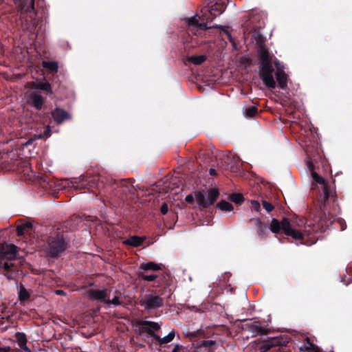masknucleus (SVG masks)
<instances>
[{"mask_svg":"<svg viewBox=\"0 0 352 352\" xmlns=\"http://www.w3.org/2000/svg\"><path fill=\"white\" fill-rule=\"evenodd\" d=\"M270 229L273 233L278 234L281 232L285 235L292 237L295 240H302L301 243L306 245H311L317 241V237L311 235V226L309 223L305 226L304 230L296 229L287 218H283L282 221L273 219Z\"/></svg>","mask_w":352,"mask_h":352,"instance_id":"f257e3e1","label":"nucleus"},{"mask_svg":"<svg viewBox=\"0 0 352 352\" xmlns=\"http://www.w3.org/2000/svg\"><path fill=\"white\" fill-rule=\"evenodd\" d=\"M333 223L338 224L342 231L344 230L346 228V224L344 219L341 218L336 219L333 215L326 211L325 208H323L322 206H319V210L316 212L313 220L309 221L311 232V236L317 237L318 240L319 236H317V234L324 232Z\"/></svg>","mask_w":352,"mask_h":352,"instance_id":"f03ea898","label":"nucleus"},{"mask_svg":"<svg viewBox=\"0 0 352 352\" xmlns=\"http://www.w3.org/2000/svg\"><path fill=\"white\" fill-rule=\"evenodd\" d=\"M69 243L65 232L58 229L47 237L43 250L47 257L57 258L67 250Z\"/></svg>","mask_w":352,"mask_h":352,"instance_id":"7ed1b4c3","label":"nucleus"},{"mask_svg":"<svg viewBox=\"0 0 352 352\" xmlns=\"http://www.w3.org/2000/svg\"><path fill=\"white\" fill-rule=\"evenodd\" d=\"M257 56L260 61L258 74L264 85L270 89L276 87V82L273 77L274 71L272 65V56L270 54L266 46H262L257 50Z\"/></svg>","mask_w":352,"mask_h":352,"instance_id":"20e7f679","label":"nucleus"},{"mask_svg":"<svg viewBox=\"0 0 352 352\" xmlns=\"http://www.w3.org/2000/svg\"><path fill=\"white\" fill-rule=\"evenodd\" d=\"M307 154L308 160L307 165L309 170L311 172L313 180L316 184H321L323 188V194L321 195L320 206H322L323 208H326V205L329 201V199L333 195V192L328 182L324 179L319 175L315 170L314 163L317 162L319 159L321 158L320 153L317 151V153H311L309 148L306 151Z\"/></svg>","mask_w":352,"mask_h":352,"instance_id":"39448f33","label":"nucleus"},{"mask_svg":"<svg viewBox=\"0 0 352 352\" xmlns=\"http://www.w3.org/2000/svg\"><path fill=\"white\" fill-rule=\"evenodd\" d=\"M76 189H87L89 192L96 195H101L102 190L106 188L104 178L94 176L85 177L82 176L74 184Z\"/></svg>","mask_w":352,"mask_h":352,"instance_id":"423d86ee","label":"nucleus"},{"mask_svg":"<svg viewBox=\"0 0 352 352\" xmlns=\"http://www.w3.org/2000/svg\"><path fill=\"white\" fill-rule=\"evenodd\" d=\"M116 186L109 197L110 201L115 207L120 206L127 199L129 194L133 193L130 186V180H121L118 183L115 182Z\"/></svg>","mask_w":352,"mask_h":352,"instance_id":"0eeeda50","label":"nucleus"},{"mask_svg":"<svg viewBox=\"0 0 352 352\" xmlns=\"http://www.w3.org/2000/svg\"><path fill=\"white\" fill-rule=\"evenodd\" d=\"M199 19L197 16H192L188 20V31H190L191 28H199L201 30H207L214 26H208V23L212 21L215 16L210 14L208 7H205L201 10V15H199Z\"/></svg>","mask_w":352,"mask_h":352,"instance_id":"6e6552de","label":"nucleus"},{"mask_svg":"<svg viewBox=\"0 0 352 352\" xmlns=\"http://www.w3.org/2000/svg\"><path fill=\"white\" fill-rule=\"evenodd\" d=\"M207 192V198L204 191H198L195 193L197 204L202 208H207L214 204L219 196V192L216 188H211Z\"/></svg>","mask_w":352,"mask_h":352,"instance_id":"1a4fd4ad","label":"nucleus"},{"mask_svg":"<svg viewBox=\"0 0 352 352\" xmlns=\"http://www.w3.org/2000/svg\"><path fill=\"white\" fill-rule=\"evenodd\" d=\"M256 343V350L259 352H267L274 346H284L286 344V340L281 336L270 337L266 340H258Z\"/></svg>","mask_w":352,"mask_h":352,"instance_id":"9d476101","label":"nucleus"},{"mask_svg":"<svg viewBox=\"0 0 352 352\" xmlns=\"http://www.w3.org/2000/svg\"><path fill=\"white\" fill-rule=\"evenodd\" d=\"M140 305L145 310H153L163 307L164 300L158 295L146 294L140 300Z\"/></svg>","mask_w":352,"mask_h":352,"instance_id":"9b49d317","label":"nucleus"},{"mask_svg":"<svg viewBox=\"0 0 352 352\" xmlns=\"http://www.w3.org/2000/svg\"><path fill=\"white\" fill-rule=\"evenodd\" d=\"M160 325L153 321L142 320L140 322V333H147L146 337L151 338V343L154 341L155 335H157L155 331L160 329Z\"/></svg>","mask_w":352,"mask_h":352,"instance_id":"f8f14e48","label":"nucleus"},{"mask_svg":"<svg viewBox=\"0 0 352 352\" xmlns=\"http://www.w3.org/2000/svg\"><path fill=\"white\" fill-rule=\"evenodd\" d=\"M35 0H16V3L17 4L18 10L21 12L25 14H30L33 12L34 16H31V22L33 28H35L37 25L36 20V16L37 14L34 8Z\"/></svg>","mask_w":352,"mask_h":352,"instance_id":"ddd939ff","label":"nucleus"},{"mask_svg":"<svg viewBox=\"0 0 352 352\" xmlns=\"http://www.w3.org/2000/svg\"><path fill=\"white\" fill-rule=\"evenodd\" d=\"M274 64L276 67V72L275 73L276 80L278 83V86L280 89H285L287 87V78L288 76L284 72V67L280 63L276 60L274 61Z\"/></svg>","mask_w":352,"mask_h":352,"instance_id":"4468645a","label":"nucleus"},{"mask_svg":"<svg viewBox=\"0 0 352 352\" xmlns=\"http://www.w3.org/2000/svg\"><path fill=\"white\" fill-rule=\"evenodd\" d=\"M107 289L104 288L103 289H91L87 292L88 298L90 300H97L100 302L106 304V301L108 298Z\"/></svg>","mask_w":352,"mask_h":352,"instance_id":"2eb2a0df","label":"nucleus"},{"mask_svg":"<svg viewBox=\"0 0 352 352\" xmlns=\"http://www.w3.org/2000/svg\"><path fill=\"white\" fill-rule=\"evenodd\" d=\"M176 333L175 330H172L167 336L162 338L159 335H155L154 341L152 344L162 349L166 348L168 344L174 340Z\"/></svg>","mask_w":352,"mask_h":352,"instance_id":"dca6fc26","label":"nucleus"},{"mask_svg":"<svg viewBox=\"0 0 352 352\" xmlns=\"http://www.w3.org/2000/svg\"><path fill=\"white\" fill-rule=\"evenodd\" d=\"M17 252V247L15 245H3L0 249V257L1 260L12 261L15 258Z\"/></svg>","mask_w":352,"mask_h":352,"instance_id":"f3484780","label":"nucleus"},{"mask_svg":"<svg viewBox=\"0 0 352 352\" xmlns=\"http://www.w3.org/2000/svg\"><path fill=\"white\" fill-rule=\"evenodd\" d=\"M52 117L58 124H60L65 120H68L72 118L71 115L67 111L60 107H56L52 111Z\"/></svg>","mask_w":352,"mask_h":352,"instance_id":"a211bd4d","label":"nucleus"},{"mask_svg":"<svg viewBox=\"0 0 352 352\" xmlns=\"http://www.w3.org/2000/svg\"><path fill=\"white\" fill-rule=\"evenodd\" d=\"M28 103L36 110H41L45 103L44 98L38 92H32L30 94Z\"/></svg>","mask_w":352,"mask_h":352,"instance_id":"6ab92c4d","label":"nucleus"},{"mask_svg":"<svg viewBox=\"0 0 352 352\" xmlns=\"http://www.w3.org/2000/svg\"><path fill=\"white\" fill-rule=\"evenodd\" d=\"M250 332L253 333V336L267 335L270 330L262 327L259 321H255L248 327Z\"/></svg>","mask_w":352,"mask_h":352,"instance_id":"aec40b11","label":"nucleus"},{"mask_svg":"<svg viewBox=\"0 0 352 352\" xmlns=\"http://www.w3.org/2000/svg\"><path fill=\"white\" fill-rule=\"evenodd\" d=\"M16 342L19 346L25 352H31L30 348L27 346V337L26 335L23 332H16L14 334Z\"/></svg>","mask_w":352,"mask_h":352,"instance_id":"412c9836","label":"nucleus"},{"mask_svg":"<svg viewBox=\"0 0 352 352\" xmlns=\"http://www.w3.org/2000/svg\"><path fill=\"white\" fill-rule=\"evenodd\" d=\"M32 88L34 89L42 90L46 92L48 95L53 94L52 89L50 82L45 81H36L33 82L32 84Z\"/></svg>","mask_w":352,"mask_h":352,"instance_id":"4be33fe9","label":"nucleus"},{"mask_svg":"<svg viewBox=\"0 0 352 352\" xmlns=\"http://www.w3.org/2000/svg\"><path fill=\"white\" fill-rule=\"evenodd\" d=\"M145 240V237H141L139 236H132L129 239L124 241L123 243L126 245L132 247H139L142 245Z\"/></svg>","mask_w":352,"mask_h":352,"instance_id":"5701e85b","label":"nucleus"},{"mask_svg":"<svg viewBox=\"0 0 352 352\" xmlns=\"http://www.w3.org/2000/svg\"><path fill=\"white\" fill-rule=\"evenodd\" d=\"M201 349H204L206 352H214L217 348V343L214 340H201L199 344Z\"/></svg>","mask_w":352,"mask_h":352,"instance_id":"b1692460","label":"nucleus"},{"mask_svg":"<svg viewBox=\"0 0 352 352\" xmlns=\"http://www.w3.org/2000/svg\"><path fill=\"white\" fill-rule=\"evenodd\" d=\"M169 276L168 274L165 275L163 274H158V278L156 279V282L153 285V287H161L164 286L165 288L169 286Z\"/></svg>","mask_w":352,"mask_h":352,"instance_id":"393cba45","label":"nucleus"},{"mask_svg":"<svg viewBox=\"0 0 352 352\" xmlns=\"http://www.w3.org/2000/svg\"><path fill=\"white\" fill-rule=\"evenodd\" d=\"M139 268L144 271L151 270L154 272L161 270V267L159 264L152 261L140 264Z\"/></svg>","mask_w":352,"mask_h":352,"instance_id":"a878e982","label":"nucleus"},{"mask_svg":"<svg viewBox=\"0 0 352 352\" xmlns=\"http://www.w3.org/2000/svg\"><path fill=\"white\" fill-rule=\"evenodd\" d=\"M206 59L207 57L206 55H193L188 56V60L195 65H201L206 60Z\"/></svg>","mask_w":352,"mask_h":352,"instance_id":"bb28decb","label":"nucleus"},{"mask_svg":"<svg viewBox=\"0 0 352 352\" xmlns=\"http://www.w3.org/2000/svg\"><path fill=\"white\" fill-rule=\"evenodd\" d=\"M255 221V224L258 227V234H266L269 230V226L263 223L260 219L257 218L255 219H253Z\"/></svg>","mask_w":352,"mask_h":352,"instance_id":"cd10ccee","label":"nucleus"},{"mask_svg":"<svg viewBox=\"0 0 352 352\" xmlns=\"http://www.w3.org/2000/svg\"><path fill=\"white\" fill-rule=\"evenodd\" d=\"M30 298V294L23 284L19 285V299L21 302H25Z\"/></svg>","mask_w":352,"mask_h":352,"instance_id":"c85d7f7f","label":"nucleus"},{"mask_svg":"<svg viewBox=\"0 0 352 352\" xmlns=\"http://www.w3.org/2000/svg\"><path fill=\"white\" fill-rule=\"evenodd\" d=\"M116 294H118V295L117 296H115L113 299L110 300L107 298V300L106 301V304L107 305H113L115 306H120V305H123V302L122 301H120L119 300L120 298V296H121L122 295V294L121 292H119L118 291H116Z\"/></svg>","mask_w":352,"mask_h":352,"instance_id":"c756f323","label":"nucleus"},{"mask_svg":"<svg viewBox=\"0 0 352 352\" xmlns=\"http://www.w3.org/2000/svg\"><path fill=\"white\" fill-rule=\"evenodd\" d=\"M217 206L218 208L223 211L229 212L233 210L232 205L226 200H221L219 201Z\"/></svg>","mask_w":352,"mask_h":352,"instance_id":"7c9ffc66","label":"nucleus"},{"mask_svg":"<svg viewBox=\"0 0 352 352\" xmlns=\"http://www.w3.org/2000/svg\"><path fill=\"white\" fill-rule=\"evenodd\" d=\"M138 278L148 282L151 281H155L156 279L158 278V274H151V275H146L144 272H139L138 274Z\"/></svg>","mask_w":352,"mask_h":352,"instance_id":"2f4dec72","label":"nucleus"},{"mask_svg":"<svg viewBox=\"0 0 352 352\" xmlns=\"http://www.w3.org/2000/svg\"><path fill=\"white\" fill-rule=\"evenodd\" d=\"M43 67L51 72H57L58 65L56 62L54 61H44L43 63Z\"/></svg>","mask_w":352,"mask_h":352,"instance_id":"473e14b6","label":"nucleus"},{"mask_svg":"<svg viewBox=\"0 0 352 352\" xmlns=\"http://www.w3.org/2000/svg\"><path fill=\"white\" fill-rule=\"evenodd\" d=\"M208 8L210 14L215 16V18L223 12L221 7L217 4L212 5Z\"/></svg>","mask_w":352,"mask_h":352,"instance_id":"72a5a7b5","label":"nucleus"},{"mask_svg":"<svg viewBox=\"0 0 352 352\" xmlns=\"http://www.w3.org/2000/svg\"><path fill=\"white\" fill-rule=\"evenodd\" d=\"M214 27L215 28H219L220 29L222 32H223L226 36H227V38L229 40V41L233 45V47L234 49H236V43H235V41H234V39L232 38L231 34L230 33L229 31H228L224 27L221 26V25H214Z\"/></svg>","mask_w":352,"mask_h":352,"instance_id":"f704fd0d","label":"nucleus"},{"mask_svg":"<svg viewBox=\"0 0 352 352\" xmlns=\"http://www.w3.org/2000/svg\"><path fill=\"white\" fill-rule=\"evenodd\" d=\"M245 114L247 117L252 118L258 114V109L255 106H250L245 109Z\"/></svg>","mask_w":352,"mask_h":352,"instance_id":"c9c22d12","label":"nucleus"},{"mask_svg":"<svg viewBox=\"0 0 352 352\" xmlns=\"http://www.w3.org/2000/svg\"><path fill=\"white\" fill-rule=\"evenodd\" d=\"M230 199L232 201L240 204L243 201L244 197L241 193H233L230 195Z\"/></svg>","mask_w":352,"mask_h":352,"instance_id":"e433bc0d","label":"nucleus"},{"mask_svg":"<svg viewBox=\"0 0 352 352\" xmlns=\"http://www.w3.org/2000/svg\"><path fill=\"white\" fill-rule=\"evenodd\" d=\"M262 205L263 208L265 209V210L268 212H272L274 209V206L271 203L267 201L266 200L262 201Z\"/></svg>","mask_w":352,"mask_h":352,"instance_id":"4c0bfd02","label":"nucleus"},{"mask_svg":"<svg viewBox=\"0 0 352 352\" xmlns=\"http://www.w3.org/2000/svg\"><path fill=\"white\" fill-rule=\"evenodd\" d=\"M186 351L187 349L184 346L179 344H175L171 352H186Z\"/></svg>","mask_w":352,"mask_h":352,"instance_id":"58836bf2","label":"nucleus"},{"mask_svg":"<svg viewBox=\"0 0 352 352\" xmlns=\"http://www.w3.org/2000/svg\"><path fill=\"white\" fill-rule=\"evenodd\" d=\"M252 208L254 210L258 212L261 209L260 203L256 200L251 201Z\"/></svg>","mask_w":352,"mask_h":352,"instance_id":"ea45409f","label":"nucleus"},{"mask_svg":"<svg viewBox=\"0 0 352 352\" xmlns=\"http://www.w3.org/2000/svg\"><path fill=\"white\" fill-rule=\"evenodd\" d=\"M256 43L258 45V48H261L262 46H266L264 43V38L262 35L259 34L257 38H256Z\"/></svg>","mask_w":352,"mask_h":352,"instance_id":"a19ab883","label":"nucleus"},{"mask_svg":"<svg viewBox=\"0 0 352 352\" xmlns=\"http://www.w3.org/2000/svg\"><path fill=\"white\" fill-rule=\"evenodd\" d=\"M25 229L24 228V226L22 224L17 226L16 227V234L18 236H22L25 233Z\"/></svg>","mask_w":352,"mask_h":352,"instance_id":"79ce46f5","label":"nucleus"},{"mask_svg":"<svg viewBox=\"0 0 352 352\" xmlns=\"http://www.w3.org/2000/svg\"><path fill=\"white\" fill-rule=\"evenodd\" d=\"M168 211V206L166 203H163L160 208V212L162 214H166Z\"/></svg>","mask_w":352,"mask_h":352,"instance_id":"37998d69","label":"nucleus"},{"mask_svg":"<svg viewBox=\"0 0 352 352\" xmlns=\"http://www.w3.org/2000/svg\"><path fill=\"white\" fill-rule=\"evenodd\" d=\"M230 170L232 172H238L240 170V164H239V160H238V162L235 163L234 166H232L230 167Z\"/></svg>","mask_w":352,"mask_h":352,"instance_id":"c03bdc74","label":"nucleus"},{"mask_svg":"<svg viewBox=\"0 0 352 352\" xmlns=\"http://www.w3.org/2000/svg\"><path fill=\"white\" fill-rule=\"evenodd\" d=\"M185 200L187 203L190 204H192L194 203V201H195V198L194 197L192 196V195L191 194H189L188 195L186 198H185Z\"/></svg>","mask_w":352,"mask_h":352,"instance_id":"a18cd8bd","label":"nucleus"},{"mask_svg":"<svg viewBox=\"0 0 352 352\" xmlns=\"http://www.w3.org/2000/svg\"><path fill=\"white\" fill-rule=\"evenodd\" d=\"M44 135L46 138H48L51 135V129L49 126H47L44 131Z\"/></svg>","mask_w":352,"mask_h":352,"instance_id":"49530a36","label":"nucleus"},{"mask_svg":"<svg viewBox=\"0 0 352 352\" xmlns=\"http://www.w3.org/2000/svg\"><path fill=\"white\" fill-rule=\"evenodd\" d=\"M10 347L8 346H5V347H1L0 346V352H10Z\"/></svg>","mask_w":352,"mask_h":352,"instance_id":"de8ad7c7","label":"nucleus"},{"mask_svg":"<svg viewBox=\"0 0 352 352\" xmlns=\"http://www.w3.org/2000/svg\"><path fill=\"white\" fill-rule=\"evenodd\" d=\"M22 226H24V228L25 229H27V228H32V225L31 223H29V222H27L25 223H23L22 224Z\"/></svg>","mask_w":352,"mask_h":352,"instance_id":"09e8293b","label":"nucleus"},{"mask_svg":"<svg viewBox=\"0 0 352 352\" xmlns=\"http://www.w3.org/2000/svg\"><path fill=\"white\" fill-rule=\"evenodd\" d=\"M209 173H210V175H212V176H215L217 175V171L214 168H210L209 170Z\"/></svg>","mask_w":352,"mask_h":352,"instance_id":"8fccbe9b","label":"nucleus"},{"mask_svg":"<svg viewBox=\"0 0 352 352\" xmlns=\"http://www.w3.org/2000/svg\"><path fill=\"white\" fill-rule=\"evenodd\" d=\"M41 180L43 182H46L47 184H49V181H48V178L47 176L45 175H43L41 177Z\"/></svg>","mask_w":352,"mask_h":352,"instance_id":"3c124183","label":"nucleus"},{"mask_svg":"<svg viewBox=\"0 0 352 352\" xmlns=\"http://www.w3.org/2000/svg\"><path fill=\"white\" fill-rule=\"evenodd\" d=\"M56 293L59 295H63L65 294V292L61 289H58L56 291Z\"/></svg>","mask_w":352,"mask_h":352,"instance_id":"603ef678","label":"nucleus"},{"mask_svg":"<svg viewBox=\"0 0 352 352\" xmlns=\"http://www.w3.org/2000/svg\"><path fill=\"white\" fill-rule=\"evenodd\" d=\"M188 336H192V337H195L197 336V332L194 331V332L190 333L188 334Z\"/></svg>","mask_w":352,"mask_h":352,"instance_id":"864d4df0","label":"nucleus"}]
</instances>
